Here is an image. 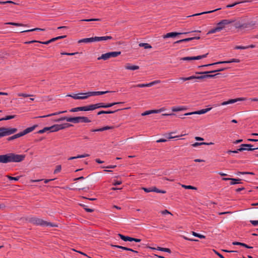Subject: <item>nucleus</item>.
I'll use <instances>...</instances> for the list:
<instances>
[{"label":"nucleus","mask_w":258,"mask_h":258,"mask_svg":"<svg viewBox=\"0 0 258 258\" xmlns=\"http://www.w3.org/2000/svg\"><path fill=\"white\" fill-rule=\"evenodd\" d=\"M29 222L36 225H40V226H51L53 227H57V225L45 221L42 219L36 218V217H32L29 218Z\"/></svg>","instance_id":"1"},{"label":"nucleus","mask_w":258,"mask_h":258,"mask_svg":"<svg viewBox=\"0 0 258 258\" xmlns=\"http://www.w3.org/2000/svg\"><path fill=\"white\" fill-rule=\"evenodd\" d=\"M233 25L235 28L237 29H245V28H251L255 25V22L254 21H250L247 23H243L242 21L238 20L233 22Z\"/></svg>","instance_id":"2"},{"label":"nucleus","mask_w":258,"mask_h":258,"mask_svg":"<svg viewBox=\"0 0 258 258\" xmlns=\"http://www.w3.org/2000/svg\"><path fill=\"white\" fill-rule=\"evenodd\" d=\"M67 121L78 123L79 122L88 123L91 121L86 116L67 117Z\"/></svg>","instance_id":"3"},{"label":"nucleus","mask_w":258,"mask_h":258,"mask_svg":"<svg viewBox=\"0 0 258 258\" xmlns=\"http://www.w3.org/2000/svg\"><path fill=\"white\" fill-rule=\"evenodd\" d=\"M17 131V128L1 127H0V138L13 134Z\"/></svg>","instance_id":"4"},{"label":"nucleus","mask_w":258,"mask_h":258,"mask_svg":"<svg viewBox=\"0 0 258 258\" xmlns=\"http://www.w3.org/2000/svg\"><path fill=\"white\" fill-rule=\"evenodd\" d=\"M10 162H20L25 158V155L16 154L15 153H9Z\"/></svg>","instance_id":"5"},{"label":"nucleus","mask_w":258,"mask_h":258,"mask_svg":"<svg viewBox=\"0 0 258 258\" xmlns=\"http://www.w3.org/2000/svg\"><path fill=\"white\" fill-rule=\"evenodd\" d=\"M121 54L120 51H113L109 52L104 54H102L101 56L99 57L97 59L98 60L103 59L104 60H107L110 57H115Z\"/></svg>","instance_id":"6"},{"label":"nucleus","mask_w":258,"mask_h":258,"mask_svg":"<svg viewBox=\"0 0 258 258\" xmlns=\"http://www.w3.org/2000/svg\"><path fill=\"white\" fill-rule=\"evenodd\" d=\"M258 149V147H255V146L252 144H243L240 145V148L238 149V152H242L243 151H252L254 150Z\"/></svg>","instance_id":"7"},{"label":"nucleus","mask_w":258,"mask_h":258,"mask_svg":"<svg viewBox=\"0 0 258 258\" xmlns=\"http://www.w3.org/2000/svg\"><path fill=\"white\" fill-rule=\"evenodd\" d=\"M208 55V53H207L205 54L198 55L196 56H186L181 57L180 58V60H199L204 58H205Z\"/></svg>","instance_id":"8"},{"label":"nucleus","mask_w":258,"mask_h":258,"mask_svg":"<svg viewBox=\"0 0 258 258\" xmlns=\"http://www.w3.org/2000/svg\"><path fill=\"white\" fill-rule=\"evenodd\" d=\"M110 92L109 91H94V92H88L87 93H80L79 95H87L86 96H87V98L89 96H95V95H101L108 93Z\"/></svg>","instance_id":"9"},{"label":"nucleus","mask_w":258,"mask_h":258,"mask_svg":"<svg viewBox=\"0 0 258 258\" xmlns=\"http://www.w3.org/2000/svg\"><path fill=\"white\" fill-rule=\"evenodd\" d=\"M161 82L160 80H155L154 81H153L150 83L148 84H138L137 85H133L131 87V88H135V87H139V88H143L145 87H151L154 85L159 84Z\"/></svg>","instance_id":"10"},{"label":"nucleus","mask_w":258,"mask_h":258,"mask_svg":"<svg viewBox=\"0 0 258 258\" xmlns=\"http://www.w3.org/2000/svg\"><path fill=\"white\" fill-rule=\"evenodd\" d=\"M245 98H237L236 99H229L227 101H224L221 103V105H226L230 104L235 103L239 101H245L246 100Z\"/></svg>","instance_id":"11"},{"label":"nucleus","mask_w":258,"mask_h":258,"mask_svg":"<svg viewBox=\"0 0 258 258\" xmlns=\"http://www.w3.org/2000/svg\"><path fill=\"white\" fill-rule=\"evenodd\" d=\"M188 32H184V33H180V32H172L167 33L165 35H164L163 36V37L164 38H173L175 37L178 35H181V34H186Z\"/></svg>","instance_id":"12"},{"label":"nucleus","mask_w":258,"mask_h":258,"mask_svg":"<svg viewBox=\"0 0 258 258\" xmlns=\"http://www.w3.org/2000/svg\"><path fill=\"white\" fill-rule=\"evenodd\" d=\"M227 69H228V68H221V69H219L217 70H213V71H206V72H196L195 73H196V74H212V73H214L223 71L227 70Z\"/></svg>","instance_id":"13"},{"label":"nucleus","mask_w":258,"mask_h":258,"mask_svg":"<svg viewBox=\"0 0 258 258\" xmlns=\"http://www.w3.org/2000/svg\"><path fill=\"white\" fill-rule=\"evenodd\" d=\"M9 153L0 155V163H7L10 162Z\"/></svg>","instance_id":"14"},{"label":"nucleus","mask_w":258,"mask_h":258,"mask_svg":"<svg viewBox=\"0 0 258 258\" xmlns=\"http://www.w3.org/2000/svg\"><path fill=\"white\" fill-rule=\"evenodd\" d=\"M128 109V108H124V109H116V110H114V111H112V110H108V111L101 110V111H99L97 113V115H101V114H111V113H115L116 112H117L118 111H120V110H123V109Z\"/></svg>","instance_id":"15"},{"label":"nucleus","mask_w":258,"mask_h":258,"mask_svg":"<svg viewBox=\"0 0 258 258\" xmlns=\"http://www.w3.org/2000/svg\"><path fill=\"white\" fill-rule=\"evenodd\" d=\"M112 37L111 36H101V37H94L95 41H103L107 40L109 39H112Z\"/></svg>","instance_id":"16"},{"label":"nucleus","mask_w":258,"mask_h":258,"mask_svg":"<svg viewBox=\"0 0 258 258\" xmlns=\"http://www.w3.org/2000/svg\"><path fill=\"white\" fill-rule=\"evenodd\" d=\"M114 127L112 126H104L102 128H97V129H92L91 130V132H102L104 131H106L107 130L112 129Z\"/></svg>","instance_id":"17"},{"label":"nucleus","mask_w":258,"mask_h":258,"mask_svg":"<svg viewBox=\"0 0 258 258\" xmlns=\"http://www.w3.org/2000/svg\"><path fill=\"white\" fill-rule=\"evenodd\" d=\"M124 68L126 70L133 71L138 70L140 68L139 66L136 65H132L131 63H126L124 66Z\"/></svg>","instance_id":"18"},{"label":"nucleus","mask_w":258,"mask_h":258,"mask_svg":"<svg viewBox=\"0 0 258 258\" xmlns=\"http://www.w3.org/2000/svg\"><path fill=\"white\" fill-rule=\"evenodd\" d=\"M92 42H95L94 37L83 38L79 40L78 43H90Z\"/></svg>","instance_id":"19"},{"label":"nucleus","mask_w":258,"mask_h":258,"mask_svg":"<svg viewBox=\"0 0 258 258\" xmlns=\"http://www.w3.org/2000/svg\"><path fill=\"white\" fill-rule=\"evenodd\" d=\"M45 31V29H42V28H33V29H29V30H17L15 31V32H21V33H24V32H32V31Z\"/></svg>","instance_id":"20"},{"label":"nucleus","mask_w":258,"mask_h":258,"mask_svg":"<svg viewBox=\"0 0 258 258\" xmlns=\"http://www.w3.org/2000/svg\"><path fill=\"white\" fill-rule=\"evenodd\" d=\"M220 9H221V8H219V9H217L216 10H212V11H209L204 12H202V13H197V14H194V15H192L190 16H187V17L188 18V17H190L197 16H199V15H201L205 14H210V13H213L214 12H215V11H218Z\"/></svg>","instance_id":"21"},{"label":"nucleus","mask_w":258,"mask_h":258,"mask_svg":"<svg viewBox=\"0 0 258 258\" xmlns=\"http://www.w3.org/2000/svg\"><path fill=\"white\" fill-rule=\"evenodd\" d=\"M67 112V110L62 111H59V112L53 113L49 114L46 115H43V116L36 117V118H44V117L51 116H53V115H56L60 114L61 113H65V112Z\"/></svg>","instance_id":"22"},{"label":"nucleus","mask_w":258,"mask_h":258,"mask_svg":"<svg viewBox=\"0 0 258 258\" xmlns=\"http://www.w3.org/2000/svg\"><path fill=\"white\" fill-rule=\"evenodd\" d=\"M38 125L37 124H35L33 126H31V127H28L27 128H26L25 130H24L23 131L25 135H26L32 131H33L35 128Z\"/></svg>","instance_id":"23"},{"label":"nucleus","mask_w":258,"mask_h":258,"mask_svg":"<svg viewBox=\"0 0 258 258\" xmlns=\"http://www.w3.org/2000/svg\"><path fill=\"white\" fill-rule=\"evenodd\" d=\"M118 235L120 238L124 241H131V240L132 239V237L127 236H124L121 234H118Z\"/></svg>","instance_id":"24"},{"label":"nucleus","mask_w":258,"mask_h":258,"mask_svg":"<svg viewBox=\"0 0 258 258\" xmlns=\"http://www.w3.org/2000/svg\"><path fill=\"white\" fill-rule=\"evenodd\" d=\"M211 107L203 109L200 110L195 111V113H196V114H202L209 111L210 110H211Z\"/></svg>","instance_id":"25"},{"label":"nucleus","mask_w":258,"mask_h":258,"mask_svg":"<svg viewBox=\"0 0 258 258\" xmlns=\"http://www.w3.org/2000/svg\"><path fill=\"white\" fill-rule=\"evenodd\" d=\"M50 132H54L59 131V124H54L49 127Z\"/></svg>","instance_id":"26"},{"label":"nucleus","mask_w":258,"mask_h":258,"mask_svg":"<svg viewBox=\"0 0 258 258\" xmlns=\"http://www.w3.org/2000/svg\"><path fill=\"white\" fill-rule=\"evenodd\" d=\"M213 144H214V143H212V142H210V143H206V142L199 143V142H196L194 144H192L191 145V146L192 147H198L199 146H201V145H213Z\"/></svg>","instance_id":"27"},{"label":"nucleus","mask_w":258,"mask_h":258,"mask_svg":"<svg viewBox=\"0 0 258 258\" xmlns=\"http://www.w3.org/2000/svg\"><path fill=\"white\" fill-rule=\"evenodd\" d=\"M186 109V108L184 106L173 107L171 108V110L173 112H177V111L184 110Z\"/></svg>","instance_id":"28"},{"label":"nucleus","mask_w":258,"mask_h":258,"mask_svg":"<svg viewBox=\"0 0 258 258\" xmlns=\"http://www.w3.org/2000/svg\"><path fill=\"white\" fill-rule=\"evenodd\" d=\"M73 126V124L69 123H64L63 124H59V130L65 129Z\"/></svg>","instance_id":"29"},{"label":"nucleus","mask_w":258,"mask_h":258,"mask_svg":"<svg viewBox=\"0 0 258 258\" xmlns=\"http://www.w3.org/2000/svg\"><path fill=\"white\" fill-rule=\"evenodd\" d=\"M67 96L72 97L73 98L75 99H86L87 98V96H78L77 94H74L73 95H68Z\"/></svg>","instance_id":"30"},{"label":"nucleus","mask_w":258,"mask_h":258,"mask_svg":"<svg viewBox=\"0 0 258 258\" xmlns=\"http://www.w3.org/2000/svg\"><path fill=\"white\" fill-rule=\"evenodd\" d=\"M88 156H89V154H84L83 155H78L77 156L71 157H70L68 159V160H74V159H75L84 158V157H88Z\"/></svg>","instance_id":"31"},{"label":"nucleus","mask_w":258,"mask_h":258,"mask_svg":"<svg viewBox=\"0 0 258 258\" xmlns=\"http://www.w3.org/2000/svg\"><path fill=\"white\" fill-rule=\"evenodd\" d=\"M5 25H13L17 27L19 26H27V25L23 24L22 23H15V22H7L5 23Z\"/></svg>","instance_id":"32"},{"label":"nucleus","mask_w":258,"mask_h":258,"mask_svg":"<svg viewBox=\"0 0 258 258\" xmlns=\"http://www.w3.org/2000/svg\"><path fill=\"white\" fill-rule=\"evenodd\" d=\"M223 22V24L225 26L226 25L230 24L235 22V20L233 19H223L221 20Z\"/></svg>","instance_id":"33"},{"label":"nucleus","mask_w":258,"mask_h":258,"mask_svg":"<svg viewBox=\"0 0 258 258\" xmlns=\"http://www.w3.org/2000/svg\"><path fill=\"white\" fill-rule=\"evenodd\" d=\"M249 2L248 1H240V2H236L232 4H229V5H227L226 8H232L238 4H241V3H246V2Z\"/></svg>","instance_id":"34"},{"label":"nucleus","mask_w":258,"mask_h":258,"mask_svg":"<svg viewBox=\"0 0 258 258\" xmlns=\"http://www.w3.org/2000/svg\"><path fill=\"white\" fill-rule=\"evenodd\" d=\"M121 103H122V102H113V103H104V108H109V107H112L115 105L119 104H121Z\"/></svg>","instance_id":"35"},{"label":"nucleus","mask_w":258,"mask_h":258,"mask_svg":"<svg viewBox=\"0 0 258 258\" xmlns=\"http://www.w3.org/2000/svg\"><path fill=\"white\" fill-rule=\"evenodd\" d=\"M179 80H182L183 81H189L194 79H197L196 76H191L188 77H180L179 78Z\"/></svg>","instance_id":"36"},{"label":"nucleus","mask_w":258,"mask_h":258,"mask_svg":"<svg viewBox=\"0 0 258 258\" xmlns=\"http://www.w3.org/2000/svg\"><path fill=\"white\" fill-rule=\"evenodd\" d=\"M240 61V59H236V58H232L230 59V60H227V61H222V63H229L231 62H239Z\"/></svg>","instance_id":"37"},{"label":"nucleus","mask_w":258,"mask_h":258,"mask_svg":"<svg viewBox=\"0 0 258 258\" xmlns=\"http://www.w3.org/2000/svg\"><path fill=\"white\" fill-rule=\"evenodd\" d=\"M151 190L153 192H156L157 193L165 194L166 192V191L165 190L159 189L158 188H157L156 187H153L151 188Z\"/></svg>","instance_id":"38"},{"label":"nucleus","mask_w":258,"mask_h":258,"mask_svg":"<svg viewBox=\"0 0 258 258\" xmlns=\"http://www.w3.org/2000/svg\"><path fill=\"white\" fill-rule=\"evenodd\" d=\"M220 27H215L213 29H212L211 30H210L208 33H207V34H213V33H215L217 32H219L220 31Z\"/></svg>","instance_id":"39"},{"label":"nucleus","mask_w":258,"mask_h":258,"mask_svg":"<svg viewBox=\"0 0 258 258\" xmlns=\"http://www.w3.org/2000/svg\"><path fill=\"white\" fill-rule=\"evenodd\" d=\"M16 117L15 115H7L5 117L0 118V121L7 120L11 119H13Z\"/></svg>","instance_id":"40"},{"label":"nucleus","mask_w":258,"mask_h":258,"mask_svg":"<svg viewBox=\"0 0 258 258\" xmlns=\"http://www.w3.org/2000/svg\"><path fill=\"white\" fill-rule=\"evenodd\" d=\"M140 47H144L145 49L151 48L152 46L147 43H141L139 44Z\"/></svg>","instance_id":"41"},{"label":"nucleus","mask_w":258,"mask_h":258,"mask_svg":"<svg viewBox=\"0 0 258 258\" xmlns=\"http://www.w3.org/2000/svg\"><path fill=\"white\" fill-rule=\"evenodd\" d=\"M191 233H192V235L193 236L198 237L200 238H206V236L205 235L199 234L196 232L192 231Z\"/></svg>","instance_id":"42"},{"label":"nucleus","mask_w":258,"mask_h":258,"mask_svg":"<svg viewBox=\"0 0 258 258\" xmlns=\"http://www.w3.org/2000/svg\"><path fill=\"white\" fill-rule=\"evenodd\" d=\"M206 75V78H216L217 76L219 75H221V74L220 73H217L214 75H211L210 74H205Z\"/></svg>","instance_id":"43"},{"label":"nucleus","mask_w":258,"mask_h":258,"mask_svg":"<svg viewBox=\"0 0 258 258\" xmlns=\"http://www.w3.org/2000/svg\"><path fill=\"white\" fill-rule=\"evenodd\" d=\"M80 205L83 207V208L84 209V210L87 212H89V213H91V212H93L94 211V209H90V208H88L87 207V206L84 205V204H80Z\"/></svg>","instance_id":"44"},{"label":"nucleus","mask_w":258,"mask_h":258,"mask_svg":"<svg viewBox=\"0 0 258 258\" xmlns=\"http://www.w3.org/2000/svg\"><path fill=\"white\" fill-rule=\"evenodd\" d=\"M191 40H192V39L190 38H190H185V39H181V40H178V41L175 42L174 43V44L180 43H181V42H187V41H191Z\"/></svg>","instance_id":"45"},{"label":"nucleus","mask_w":258,"mask_h":258,"mask_svg":"<svg viewBox=\"0 0 258 258\" xmlns=\"http://www.w3.org/2000/svg\"><path fill=\"white\" fill-rule=\"evenodd\" d=\"M155 111L154 110H147V111H146L145 112L142 113L141 115L142 116H145V115L151 114L152 113H155Z\"/></svg>","instance_id":"46"},{"label":"nucleus","mask_w":258,"mask_h":258,"mask_svg":"<svg viewBox=\"0 0 258 258\" xmlns=\"http://www.w3.org/2000/svg\"><path fill=\"white\" fill-rule=\"evenodd\" d=\"M86 111L95 110L94 104L85 106Z\"/></svg>","instance_id":"47"},{"label":"nucleus","mask_w":258,"mask_h":258,"mask_svg":"<svg viewBox=\"0 0 258 258\" xmlns=\"http://www.w3.org/2000/svg\"><path fill=\"white\" fill-rule=\"evenodd\" d=\"M95 109L99 108H104V103H98L94 104Z\"/></svg>","instance_id":"48"},{"label":"nucleus","mask_w":258,"mask_h":258,"mask_svg":"<svg viewBox=\"0 0 258 258\" xmlns=\"http://www.w3.org/2000/svg\"><path fill=\"white\" fill-rule=\"evenodd\" d=\"M13 4L16 5H19L18 3H15L11 1H6V2L0 1V4H1V5H4V4Z\"/></svg>","instance_id":"49"},{"label":"nucleus","mask_w":258,"mask_h":258,"mask_svg":"<svg viewBox=\"0 0 258 258\" xmlns=\"http://www.w3.org/2000/svg\"><path fill=\"white\" fill-rule=\"evenodd\" d=\"M100 19H83L81 20V21L84 22H91V21H100Z\"/></svg>","instance_id":"50"},{"label":"nucleus","mask_w":258,"mask_h":258,"mask_svg":"<svg viewBox=\"0 0 258 258\" xmlns=\"http://www.w3.org/2000/svg\"><path fill=\"white\" fill-rule=\"evenodd\" d=\"M48 131H49V127H45L44 128H43L42 130H39L36 133L37 134H43Z\"/></svg>","instance_id":"51"},{"label":"nucleus","mask_w":258,"mask_h":258,"mask_svg":"<svg viewBox=\"0 0 258 258\" xmlns=\"http://www.w3.org/2000/svg\"><path fill=\"white\" fill-rule=\"evenodd\" d=\"M216 27H220V31H221L222 29H223L225 26L223 24V22L222 21H220L219 23H217Z\"/></svg>","instance_id":"52"},{"label":"nucleus","mask_w":258,"mask_h":258,"mask_svg":"<svg viewBox=\"0 0 258 258\" xmlns=\"http://www.w3.org/2000/svg\"><path fill=\"white\" fill-rule=\"evenodd\" d=\"M7 178L11 180H16V181H17L20 178V176H17V177H12L11 176H10V175H7Z\"/></svg>","instance_id":"53"},{"label":"nucleus","mask_w":258,"mask_h":258,"mask_svg":"<svg viewBox=\"0 0 258 258\" xmlns=\"http://www.w3.org/2000/svg\"><path fill=\"white\" fill-rule=\"evenodd\" d=\"M182 186L185 189H197V187L191 186V185H182Z\"/></svg>","instance_id":"54"},{"label":"nucleus","mask_w":258,"mask_h":258,"mask_svg":"<svg viewBox=\"0 0 258 258\" xmlns=\"http://www.w3.org/2000/svg\"><path fill=\"white\" fill-rule=\"evenodd\" d=\"M67 117L68 116L61 117L59 118L58 119H55L53 121L54 122H59V121H63V120H66L67 121Z\"/></svg>","instance_id":"55"},{"label":"nucleus","mask_w":258,"mask_h":258,"mask_svg":"<svg viewBox=\"0 0 258 258\" xmlns=\"http://www.w3.org/2000/svg\"><path fill=\"white\" fill-rule=\"evenodd\" d=\"M61 169V166L60 165H57L56 167V169L54 171V173H57L59 172Z\"/></svg>","instance_id":"56"},{"label":"nucleus","mask_w":258,"mask_h":258,"mask_svg":"<svg viewBox=\"0 0 258 258\" xmlns=\"http://www.w3.org/2000/svg\"><path fill=\"white\" fill-rule=\"evenodd\" d=\"M18 138V136H17V134H15L11 137H10L9 138H7V141H12V140H14L16 139H17Z\"/></svg>","instance_id":"57"},{"label":"nucleus","mask_w":258,"mask_h":258,"mask_svg":"<svg viewBox=\"0 0 258 258\" xmlns=\"http://www.w3.org/2000/svg\"><path fill=\"white\" fill-rule=\"evenodd\" d=\"M78 52H74V53H68V52H61L60 54L61 55H74L76 54H78Z\"/></svg>","instance_id":"58"},{"label":"nucleus","mask_w":258,"mask_h":258,"mask_svg":"<svg viewBox=\"0 0 258 258\" xmlns=\"http://www.w3.org/2000/svg\"><path fill=\"white\" fill-rule=\"evenodd\" d=\"M18 96H20V97H29V96H32L33 95H29V94H25V93H19V94H18Z\"/></svg>","instance_id":"59"},{"label":"nucleus","mask_w":258,"mask_h":258,"mask_svg":"<svg viewBox=\"0 0 258 258\" xmlns=\"http://www.w3.org/2000/svg\"><path fill=\"white\" fill-rule=\"evenodd\" d=\"M248 48V47L242 46H236L235 49H245Z\"/></svg>","instance_id":"60"},{"label":"nucleus","mask_w":258,"mask_h":258,"mask_svg":"<svg viewBox=\"0 0 258 258\" xmlns=\"http://www.w3.org/2000/svg\"><path fill=\"white\" fill-rule=\"evenodd\" d=\"M166 109L164 107H162L159 109L154 110H155V113H160L163 111H165Z\"/></svg>","instance_id":"61"},{"label":"nucleus","mask_w":258,"mask_h":258,"mask_svg":"<svg viewBox=\"0 0 258 258\" xmlns=\"http://www.w3.org/2000/svg\"><path fill=\"white\" fill-rule=\"evenodd\" d=\"M202 75H201V76H196L197 79L203 80L204 79H206L205 74H202Z\"/></svg>","instance_id":"62"},{"label":"nucleus","mask_w":258,"mask_h":258,"mask_svg":"<svg viewBox=\"0 0 258 258\" xmlns=\"http://www.w3.org/2000/svg\"><path fill=\"white\" fill-rule=\"evenodd\" d=\"M213 251L214 253L217 254L218 256H219L220 258H225L221 254H220L218 251L217 250L213 249Z\"/></svg>","instance_id":"63"},{"label":"nucleus","mask_w":258,"mask_h":258,"mask_svg":"<svg viewBox=\"0 0 258 258\" xmlns=\"http://www.w3.org/2000/svg\"><path fill=\"white\" fill-rule=\"evenodd\" d=\"M250 222L251 224H252L253 226H256L258 225V220H250Z\"/></svg>","instance_id":"64"}]
</instances>
